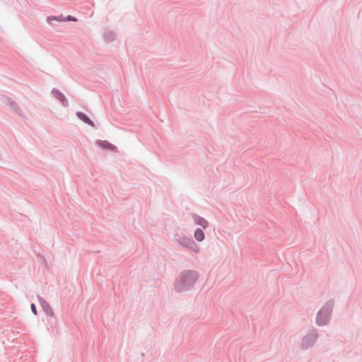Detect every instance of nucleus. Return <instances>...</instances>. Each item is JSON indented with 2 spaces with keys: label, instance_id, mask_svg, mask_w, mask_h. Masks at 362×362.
Here are the masks:
<instances>
[{
  "label": "nucleus",
  "instance_id": "2",
  "mask_svg": "<svg viewBox=\"0 0 362 362\" xmlns=\"http://www.w3.org/2000/svg\"><path fill=\"white\" fill-rule=\"evenodd\" d=\"M194 221L197 225H200L204 228H205L208 225L207 221L199 216H194Z\"/></svg>",
  "mask_w": 362,
  "mask_h": 362
},
{
  "label": "nucleus",
  "instance_id": "7",
  "mask_svg": "<svg viewBox=\"0 0 362 362\" xmlns=\"http://www.w3.org/2000/svg\"><path fill=\"white\" fill-rule=\"evenodd\" d=\"M67 21H76V19L71 16H69L66 18Z\"/></svg>",
  "mask_w": 362,
  "mask_h": 362
},
{
  "label": "nucleus",
  "instance_id": "6",
  "mask_svg": "<svg viewBox=\"0 0 362 362\" xmlns=\"http://www.w3.org/2000/svg\"><path fill=\"white\" fill-rule=\"evenodd\" d=\"M31 310H32V312L33 313L34 315H37V310H36V307L35 305V304H31Z\"/></svg>",
  "mask_w": 362,
  "mask_h": 362
},
{
  "label": "nucleus",
  "instance_id": "9",
  "mask_svg": "<svg viewBox=\"0 0 362 362\" xmlns=\"http://www.w3.org/2000/svg\"><path fill=\"white\" fill-rule=\"evenodd\" d=\"M189 275L192 276V279H194V276H193V275H192V274H191V273H189Z\"/></svg>",
  "mask_w": 362,
  "mask_h": 362
},
{
  "label": "nucleus",
  "instance_id": "4",
  "mask_svg": "<svg viewBox=\"0 0 362 362\" xmlns=\"http://www.w3.org/2000/svg\"><path fill=\"white\" fill-rule=\"evenodd\" d=\"M194 238L198 241H202L204 239V233L201 229H197L194 232Z\"/></svg>",
  "mask_w": 362,
  "mask_h": 362
},
{
  "label": "nucleus",
  "instance_id": "3",
  "mask_svg": "<svg viewBox=\"0 0 362 362\" xmlns=\"http://www.w3.org/2000/svg\"><path fill=\"white\" fill-rule=\"evenodd\" d=\"M77 116L81 119L83 120V122H85L86 123L91 125V126H93V122L83 113L82 112H78L77 113Z\"/></svg>",
  "mask_w": 362,
  "mask_h": 362
},
{
  "label": "nucleus",
  "instance_id": "5",
  "mask_svg": "<svg viewBox=\"0 0 362 362\" xmlns=\"http://www.w3.org/2000/svg\"><path fill=\"white\" fill-rule=\"evenodd\" d=\"M98 145H100L103 148H112V146L110 143L107 141H99Z\"/></svg>",
  "mask_w": 362,
  "mask_h": 362
},
{
  "label": "nucleus",
  "instance_id": "1",
  "mask_svg": "<svg viewBox=\"0 0 362 362\" xmlns=\"http://www.w3.org/2000/svg\"><path fill=\"white\" fill-rule=\"evenodd\" d=\"M329 312L322 309L319 313L317 317V322L322 325L325 324L328 320Z\"/></svg>",
  "mask_w": 362,
  "mask_h": 362
},
{
  "label": "nucleus",
  "instance_id": "10",
  "mask_svg": "<svg viewBox=\"0 0 362 362\" xmlns=\"http://www.w3.org/2000/svg\"><path fill=\"white\" fill-rule=\"evenodd\" d=\"M183 280H184V281H186V279H185V276H183Z\"/></svg>",
  "mask_w": 362,
  "mask_h": 362
},
{
  "label": "nucleus",
  "instance_id": "8",
  "mask_svg": "<svg viewBox=\"0 0 362 362\" xmlns=\"http://www.w3.org/2000/svg\"><path fill=\"white\" fill-rule=\"evenodd\" d=\"M51 20H57V18L55 17H49L48 21L49 22Z\"/></svg>",
  "mask_w": 362,
  "mask_h": 362
}]
</instances>
